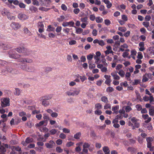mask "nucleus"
Here are the masks:
<instances>
[{
    "label": "nucleus",
    "mask_w": 154,
    "mask_h": 154,
    "mask_svg": "<svg viewBox=\"0 0 154 154\" xmlns=\"http://www.w3.org/2000/svg\"><path fill=\"white\" fill-rule=\"evenodd\" d=\"M111 106L110 105L109 103H106V104L105 105L104 107V109H110L111 108Z\"/></svg>",
    "instance_id": "nucleus-34"
},
{
    "label": "nucleus",
    "mask_w": 154,
    "mask_h": 154,
    "mask_svg": "<svg viewBox=\"0 0 154 154\" xmlns=\"http://www.w3.org/2000/svg\"><path fill=\"white\" fill-rule=\"evenodd\" d=\"M103 19L100 17H98L96 18V21L97 23H100L102 22Z\"/></svg>",
    "instance_id": "nucleus-25"
},
{
    "label": "nucleus",
    "mask_w": 154,
    "mask_h": 154,
    "mask_svg": "<svg viewBox=\"0 0 154 154\" xmlns=\"http://www.w3.org/2000/svg\"><path fill=\"white\" fill-rule=\"evenodd\" d=\"M55 28L54 27H52L51 26V25H49L48 26V29H47V30L48 31H54Z\"/></svg>",
    "instance_id": "nucleus-28"
},
{
    "label": "nucleus",
    "mask_w": 154,
    "mask_h": 154,
    "mask_svg": "<svg viewBox=\"0 0 154 154\" xmlns=\"http://www.w3.org/2000/svg\"><path fill=\"white\" fill-rule=\"evenodd\" d=\"M94 112L95 114L98 115H100L102 113L101 111L100 110H99L98 109L96 110Z\"/></svg>",
    "instance_id": "nucleus-42"
},
{
    "label": "nucleus",
    "mask_w": 154,
    "mask_h": 154,
    "mask_svg": "<svg viewBox=\"0 0 154 154\" xmlns=\"http://www.w3.org/2000/svg\"><path fill=\"white\" fill-rule=\"evenodd\" d=\"M105 23L106 25H109L111 23L110 21L108 19H106L104 20Z\"/></svg>",
    "instance_id": "nucleus-57"
},
{
    "label": "nucleus",
    "mask_w": 154,
    "mask_h": 154,
    "mask_svg": "<svg viewBox=\"0 0 154 154\" xmlns=\"http://www.w3.org/2000/svg\"><path fill=\"white\" fill-rule=\"evenodd\" d=\"M21 68L23 70L28 72H33L35 70L33 66H27L26 64L21 65Z\"/></svg>",
    "instance_id": "nucleus-3"
},
{
    "label": "nucleus",
    "mask_w": 154,
    "mask_h": 154,
    "mask_svg": "<svg viewBox=\"0 0 154 154\" xmlns=\"http://www.w3.org/2000/svg\"><path fill=\"white\" fill-rule=\"evenodd\" d=\"M119 106H116L114 107H113L112 108V111H116L117 110L119 109Z\"/></svg>",
    "instance_id": "nucleus-45"
},
{
    "label": "nucleus",
    "mask_w": 154,
    "mask_h": 154,
    "mask_svg": "<svg viewBox=\"0 0 154 154\" xmlns=\"http://www.w3.org/2000/svg\"><path fill=\"white\" fill-rule=\"evenodd\" d=\"M111 75L113 77L114 79L116 80H119L120 79L119 76L117 74H115L113 73H111Z\"/></svg>",
    "instance_id": "nucleus-18"
},
{
    "label": "nucleus",
    "mask_w": 154,
    "mask_h": 154,
    "mask_svg": "<svg viewBox=\"0 0 154 154\" xmlns=\"http://www.w3.org/2000/svg\"><path fill=\"white\" fill-rule=\"evenodd\" d=\"M8 18L11 20H15V17L14 16L10 15V13L8 15H7Z\"/></svg>",
    "instance_id": "nucleus-39"
},
{
    "label": "nucleus",
    "mask_w": 154,
    "mask_h": 154,
    "mask_svg": "<svg viewBox=\"0 0 154 154\" xmlns=\"http://www.w3.org/2000/svg\"><path fill=\"white\" fill-rule=\"evenodd\" d=\"M127 150L131 153H133L135 152V148L132 147H129L127 149Z\"/></svg>",
    "instance_id": "nucleus-27"
},
{
    "label": "nucleus",
    "mask_w": 154,
    "mask_h": 154,
    "mask_svg": "<svg viewBox=\"0 0 154 154\" xmlns=\"http://www.w3.org/2000/svg\"><path fill=\"white\" fill-rule=\"evenodd\" d=\"M18 18L20 20H24L28 18L27 17L25 14H19L18 16Z\"/></svg>",
    "instance_id": "nucleus-10"
},
{
    "label": "nucleus",
    "mask_w": 154,
    "mask_h": 154,
    "mask_svg": "<svg viewBox=\"0 0 154 154\" xmlns=\"http://www.w3.org/2000/svg\"><path fill=\"white\" fill-rule=\"evenodd\" d=\"M45 145L48 148H51L53 147V145L51 144H50L49 143H46Z\"/></svg>",
    "instance_id": "nucleus-52"
},
{
    "label": "nucleus",
    "mask_w": 154,
    "mask_h": 154,
    "mask_svg": "<svg viewBox=\"0 0 154 154\" xmlns=\"http://www.w3.org/2000/svg\"><path fill=\"white\" fill-rule=\"evenodd\" d=\"M32 4L36 6L39 5V2L37 0H32Z\"/></svg>",
    "instance_id": "nucleus-49"
},
{
    "label": "nucleus",
    "mask_w": 154,
    "mask_h": 154,
    "mask_svg": "<svg viewBox=\"0 0 154 154\" xmlns=\"http://www.w3.org/2000/svg\"><path fill=\"white\" fill-rule=\"evenodd\" d=\"M56 143L58 145H60L62 144V141L61 140L59 139L57 140Z\"/></svg>",
    "instance_id": "nucleus-60"
},
{
    "label": "nucleus",
    "mask_w": 154,
    "mask_h": 154,
    "mask_svg": "<svg viewBox=\"0 0 154 154\" xmlns=\"http://www.w3.org/2000/svg\"><path fill=\"white\" fill-rule=\"evenodd\" d=\"M49 103L48 101L47 100H44L42 102V104L45 106H47L49 105Z\"/></svg>",
    "instance_id": "nucleus-21"
},
{
    "label": "nucleus",
    "mask_w": 154,
    "mask_h": 154,
    "mask_svg": "<svg viewBox=\"0 0 154 154\" xmlns=\"http://www.w3.org/2000/svg\"><path fill=\"white\" fill-rule=\"evenodd\" d=\"M149 23L148 22H144L143 23V24L145 27L146 28H147L148 27H149Z\"/></svg>",
    "instance_id": "nucleus-54"
},
{
    "label": "nucleus",
    "mask_w": 154,
    "mask_h": 154,
    "mask_svg": "<svg viewBox=\"0 0 154 154\" xmlns=\"http://www.w3.org/2000/svg\"><path fill=\"white\" fill-rule=\"evenodd\" d=\"M56 150L57 152L60 153L63 152V149H62L60 146H58L56 148Z\"/></svg>",
    "instance_id": "nucleus-37"
},
{
    "label": "nucleus",
    "mask_w": 154,
    "mask_h": 154,
    "mask_svg": "<svg viewBox=\"0 0 154 154\" xmlns=\"http://www.w3.org/2000/svg\"><path fill=\"white\" fill-rule=\"evenodd\" d=\"M59 137L62 139H64L66 137V135L65 134L62 133L59 135Z\"/></svg>",
    "instance_id": "nucleus-47"
},
{
    "label": "nucleus",
    "mask_w": 154,
    "mask_h": 154,
    "mask_svg": "<svg viewBox=\"0 0 154 154\" xmlns=\"http://www.w3.org/2000/svg\"><path fill=\"white\" fill-rule=\"evenodd\" d=\"M62 29V27L61 26H58L56 29V31L57 32H60Z\"/></svg>",
    "instance_id": "nucleus-64"
},
{
    "label": "nucleus",
    "mask_w": 154,
    "mask_h": 154,
    "mask_svg": "<svg viewBox=\"0 0 154 154\" xmlns=\"http://www.w3.org/2000/svg\"><path fill=\"white\" fill-rule=\"evenodd\" d=\"M131 109V107L129 106H127L125 108V110L126 112H129Z\"/></svg>",
    "instance_id": "nucleus-46"
},
{
    "label": "nucleus",
    "mask_w": 154,
    "mask_h": 154,
    "mask_svg": "<svg viewBox=\"0 0 154 154\" xmlns=\"http://www.w3.org/2000/svg\"><path fill=\"white\" fill-rule=\"evenodd\" d=\"M19 5L21 8H25V5L23 3H20L19 4Z\"/></svg>",
    "instance_id": "nucleus-63"
},
{
    "label": "nucleus",
    "mask_w": 154,
    "mask_h": 154,
    "mask_svg": "<svg viewBox=\"0 0 154 154\" xmlns=\"http://www.w3.org/2000/svg\"><path fill=\"white\" fill-rule=\"evenodd\" d=\"M101 100L106 103H107L108 102V98L106 96H103L101 98Z\"/></svg>",
    "instance_id": "nucleus-14"
},
{
    "label": "nucleus",
    "mask_w": 154,
    "mask_h": 154,
    "mask_svg": "<svg viewBox=\"0 0 154 154\" xmlns=\"http://www.w3.org/2000/svg\"><path fill=\"white\" fill-rule=\"evenodd\" d=\"M1 105L2 107H5L10 105V99L9 98H3L1 100Z\"/></svg>",
    "instance_id": "nucleus-1"
},
{
    "label": "nucleus",
    "mask_w": 154,
    "mask_h": 154,
    "mask_svg": "<svg viewBox=\"0 0 154 154\" xmlns=\"http://www.w3.org/2000/svg\"><path fill=\"white\" fill-rule=\"evenodd\" d=\"M57 130L55 129H53L49 131V134H50L54 135L57 133Z\"/></svg>",
    "instance_id": "nucleus-16"
},
{
    "label": "nucleus",
    "mask_w": 154,
    "mask_h": 154,
    "mask_svg": "<svg viewBox=\"0 0 154 154\" xmlns=\"http://www.w3.org/2000/svg\"><path fill=\"white\" fill-rule=\"evenodd\" d=\"M143 56L142 55V53L141 52H138V55L137 56V58L140 59H141L143 58Z\"/></svg>",
    "instance_id": "nucleus-44"
},
{
    "label": "nucleus",
    "mask_w": 154,
    "mask_h": 154,
    "mask_svg": "<svg viewBox=\"0 0 154 154\" xmlns=\"http://www.w3.org/2000/svg\"><path fill=\"white\" fill-rule=\"evenodd\" d=\"M151 19V17L149 15H146L145 17V20L147 21H148L150 20Z\"/></svg>",
    "instance_id": "nucleus-51"
},
{
    "label": "nucleus",
    "mask_w": 154,
    "mask_h": 154,
    "mask_svg": "<svg viewBox=\"0 0 154 154\" xmlns=\"http://www.w3.org/2000/svg\"><path fill=\"white\" fill-rule=\"evenodd\" d=\"M44 124V122L42 121L40 122L39 123H37L35 124V126L36 127H39L42 125H43Z\"/></svg>",
    "instance_id": "nucleus-35"
},
{
    "label": "nucleus",
    "mask_w": 154,
    "mask_h": 154,
    "mask_svg": "<svg viewBox=\"0 0 154 154\" xmlns=\"http://www.w3.org/2000/svg\"><path fill=\"white\" fill-rule=\"evenodd\" d=\"M103 150L105 153L110 152L109 149L108 147L107 146H105L103 148Z\"/></svg>",
    "instance_id": "nucleus-17"
},
{
    "label": "nucleus",
    "mask_w": 154,
    "mask_h": 154,
    "mask_svg": "<svg viewBox=\"0 0 154 154\" xmlns=\"http://www.w3.org/2000/svg\"><path fill=\"white\" fill-rule=\"evenodd\" d=\"M43 118L45 120H49L50 119L48 116L46 114H44Z\"/></svg>",
    "instance_id": "nucleus-61"
},
{
    "label": "nucleus",
    "mask_w": 154,
    "mask_h": 154,
    "mask_svg": "<svg viewBox=\"0 0 154 154\" xmlns=\"http://www.w3.org/2000/svg\"><path fill=\"white\" fill-rule=\"evenodd\" d=\"M106 91L107 92H112L114 91V88L112 87H109L107 88Z\"/></svg>",
    "instance_id": "nucleus-32"
},
{
    "label": "nucleus",
    "mask_w": 154,
    "mask_h": 154,
    "mask_svg": "<svg viewBox=\"0 0 154 154\" xmlns=\"http://www.w3.org/2000/svg\"><path fill=\"white\" fill-rule=\"evenodd\" d=\"M139 46L140 48H139V50L140 51H143L145 48H144V43L143 42H140L139 44Z\"/></svg>",
    "instance_id": "nucleus-11"
},
{
    "label": "nucleus",
    "mask_w": 154,
    "mask_h": 154,
    "mask_svg": "<svg viewBox=\"0 0 154 154\" xmlns=\"http://www.w3.org/2000/svg\"><path fill=\"white\" fill-rule=\"evenodd\" d=\"M24 32L25 33L28 35H31V32L26 28H24Z\"/></svg>",
    "instance_id": "nucleus-19"
},
{
    "label": "nucleus",
    "mask_w": 154,
    "mask_h": 154,
    "mask_svg": "<svg viewBox=\"0 0 154 154\" xmlns=\"http://www.w3.org/2000/svg\"><path fill=\"white\" fill-rule=\"evenodd\" d=\"M65 19V17L63 15L61 16L59 18H57V20L59 22H61L63 21Z\"/></svg>",
    "instance_id": "nucleus-26"
},
{
    "label": "nucleus",
    "mask_w": 154,
    "mask_h": 154,
    "mask_svg": "<svg viewBox=\"0 0 154 154\" xmlns=\"http://www.w3.org/2000/svg\"><path fill=\"white\" fill-rule=\"evenodd\" d=\"M146 125L149 130H151L152 129V127L151 124H146Z\"/></svg>",
    "instance_id": "nucleus-59"
},
{
    "label": "nucleus",
    "mask_w": 154,
    "mask_h": 154,
    "mask_svg": "<svg viewBox=\"0 0 154 154\" xmlns=\"http://www.w3.org/2000/svg\"><path fill=\"white\" fill-rule=\"evenodd\" d=\"M9 147L8 145L7 144L4 143H1L0 142V152L4 153L6 151V148H8Z\"/></svg>",
    "instance_id": "nucleus-4"
},
{
    "label": "nucleus",
    "mask_w": 154,
    "mask_h": 154,
    "mask_svg": "<svg viewBox=\"0 0 154 154\" xmlns=\"http://www.w3.org/2000/svg\"><path fill=\"white\" fill-rule=\"evenodd\" d=\"M51 116L52 117L56 118L58 116V114L55 112H53L51 113Z\"/></svg>",
    "instance_id": "nucleus-56"
},
{
    "label": "nucleus",
    "mask_w": 154,
    "mask_h": 154,
    "mask_svg": "<svg viewBox=\"0 0 154 154\" xmlns=\"http://www.w3.org/2000/svg\"><path fill=\"white\" fill-rule=\"evenodd\" d=\"M63 132L65 133H69L70 132V130L66 128H63Z\"/></svg>",
    "instance_id": "nucleus-55"
},
{
    "label": "nucleus",
    "mask_w": 154,
    "mask_h": 154,
    "mask_svg": "<svg viewBox=\"0 0 154 154\" xmlns=\"http://www.w3.org/2000/svg\"><path fill=\"white\" fill-rule=\"evenodd\" d=\"M31 11H34V12H36L38 10V8L34 6L32 7L29 9Z\"/></svg>",
    "instance_id": "nucleus-31"
},
{
    "label": "nucleus",
    "mask_w": 154,
    "mask_h": 154,
    "mask_svg": "<svg viewBox=\"0 0 154 154\" xmlns=\"http://www.w3.org/2000/svg\"><path fill=\"white\" fill-rule=\"evenodd\" d=\"M8 54L9 57L14 59H17L19 58L20 55L17 54H14V53L13 50H10L8 52Z\"/></svg>",
    "instance_id": "nucleus-5"
},
{
    "label": "nucleus",
    "mask_w": 154,
    "mask_h": 154,
    "mask_svg": "<svg viewBox=\"0 0 154 154\" xmlns=\"http://www.w3.org/2000/svg\"><path fill=\"white\" fill-rule=\"evenodd\" d=\"M136 108L138 111H140L142 109V107L141 105L138 104L136 105Z\"/></svg>",
    "instance_id": "nucleus-33"
},
{
    "label": "nucleus",
    "mask_w": 154,
    "mask_h": 154,
    "mask_svg": "<svg viewBox=\"0 0 154 154\" xmlns=\"http://www.w3.org/2000/svg\"><path fill=\"white\" fill-rule=\"evenodd\" d=\"M119 75L122 77H124L125 75V72L123 70L121 69L118 72Z\"/></svg>",
    "instance_id": "nucleus-23"
},
{
    "label": "nucleus",
    "mask_w": 154,
    "mask_h": 154,
    "mask_svg": "<svg viewBox=\"0 0 154 154\" xmlns=\"http://www.w3.org/2000/svg\"><path fill=\"white\" fill-rule=\"evenodd\" d=\"M83 29L80 28H79L76 30V32L77 34H80L83 32Z\"/></svg>",
    "instance_id": "nucleus-29"
},
{
    "label": "nucleus",
    "mask_w": 154,
    "mask_h": 154,
    "mask_svg": "<svg viewBox=\"0 0 154 154\" xmlns=\"http://www.w3.org/2000/svg\"><path fill=\"white\" fill-rule=\"evenodd\" d=\"M142 117L144 120H146L147 119V120L145 121V122L146 123H148L151 120V118L150 117H149V115L147 114H143L142 116Z\"/></svg>",
    "instance_id": "nucleus-8"
},
{
    "label": "nucleus",
    "mask_w": 154,
    "mask_h": 154,
    "mask_svg": "<svg viewBox=\"0 0 154 154\" xmlns=\"http://www.w3.org/2000/svg\"><path fill=\"white\" fill-rule=\"evenodd\" d=\"M68 23L69 26H72V27H74L75 28H76V29L77 28L76 27L74 26V23L73 21H70L69 22H68Z\"/></svg>",
    "instance_id": "nucleus-36"
},
{
    "label": "nucleus",
    "mask_w": 154,
    "mask_h": 154,
    "mask_svg": "<svg viewBox=\"0 0 154 154\" xmlns=\"http://www.w3.org/2000/svg\"><path fill=\"white\" fill-rule=\"evenodd\" d=\"M95 107L97 109H100L102 107V106L100 103L96 104Z\"/></svg>",
    "instance_id": "nucleus-40"
},
{
    "label": "nucleus",
    "mask_w": 154,
    "mask_h": 154,
    "mask_svg": "<svg viewBox=\"0 0 154 154\" xmlns=\"http://www.w3.org/2000/svg\"><path fill=\"white\" fill-rule=\"evenodd\" d=\"M149 115L152 116H154V106H152L151 108L149 109Z\"/></svg>",
    "instance_id": "nucleus-12"
},
{
    "label": "nucleus",
    "mask_w": 154,
    "mask_h": 154,
    "mask_svg": "<svg viewBox=\"0 0 154 154\" xmlns=\"http://www.w3.org/2000/svg\"><path fill=\"white\" fill-rule=\"evenodd\" d=\"M118 30L122 32H124L126 31L127 29L125 27H119L118 28Z\"/></svg>",
    "instance_id": "nucleus-30"
},
{
    "label": "nucleus",
    "mask_w": 154,
    "mask_h": 154,
    "mask_svg": "<svg viewBox=\"0 0 154 154\" xmlns=\"http://www.w3.org/2000/svg\"><path fill=\"white\" fill-rule=\"evenodd\" d=\"M62 9L65 11H66L67 9V8L66 5L64 4H62L61 6Z\"/></svg>",
    "instance_id": "nucleus-53"
},
{
    "label": "nucleus",
    "mask_w": 154,
    "mask_h": 154,
    "mask_svg": "<svg viewBox=\"0 0 154 154\" xmlns=\"http://www.w3.org/2000/svg\"><path fill=\"white\" fill-rule=\"evenodd\" d=\"M33 140L32 138L27 137L25 141H23L22 143L24 146H26L27 143L32 142Z\"/></svg>",
    "instance_id": "nucleus-7"
},
{
    "label": "nucleus",
    "mask_w": 154,
    "mask_h": 154,
    "mask_svg": "<svg viewBox=\"0 0 154 154\" xmlns=\"http://www.w3.org/2000/svg\"><path fill=\"white\" fill-rule=\"evenodd\" d=\"M101 53L100 51H97L96 53V55L94 57V58L95 60H98V57L101 55Z\"/></svg>",
    "instance_id": "nucleus-20"
},
{
    "label": "nucleus",
    "mask_w": 154,
    "mask_h": 154,
    "mask_svg": "<svg viewBox=\"0 0 154 154\" xmlns=\"http://www.w3.org/2000/svg\"><path fill=\"white\" fill-rule=\"evenodd\" d=\"M0 47H2L4 50H7L10 48V47L2 43H0Z\"/></svg>",
    "instance_id": "nucleus-15"
},
{
    "label": "nucleus",
    "mask_w": 154,
    "mask_h": 154,
    "mask_svg": "<svg viewBox=\"0 0 154 154\" xmlns=\"http://www.w3.org/2000/svg\"><path fill=\"white\" fill-rule=\"evenodd\" d=\"M147 142V147L149 148L150 146L152 145V142L153 141V139L151 137H148L146 139Z\"/></svg>",
    "instance_id": "nucleus-9"
},
{
    "label": "nucleus",
    "mask_w": 154,
    "mask_h": 154,
    "mask_svg": "<svg viewBox=\"0 0 154 154\" xmlns=\"http://www.w3.org/2000/svg\"><path fill=\"white\" fill-rule=\"evenodd\" d=\"M74 144V143L72 142H69L67 143L66 144V146L67 147H69L71 146H72Z\"/></svg>",
    "instance_id": "nucleus-43"
},
{
    "label": "nucleus",
    "mask_w": 154,
    "mask_h": 154,
    "mask_svg": "<svg viewBox=\"0 0 154 154\" xmlns=\"http://www.w3.org/2000/svg\"><path fill=\"white\" fill-rule=\"evenodd\" d=\"M95 67V65L94 64H92L91 63H89V68L90 69H92L93 68H94Z\"/></svg>",
    "instance_id": "nucleus-41"
},
{
    "label": "nucleus",
    "mask_w": 154,
    "mask_h": 154,
    "mask_svg": "<svg viewBox=\"0 0 154 154\" xmlns=\"http://www.w3.org/2000/svg\"><path fill=\"white\" fill-rule=\"evenodd\" d=\"M9 14V12L6 9H4L2 11V14L3 15H8Z\"/></svg>",
    "instance_id": "nucleus-13"
},
{
    "label": "nucleus",
    "mask_w": 154,
    "mask_h": 154,
    "mask_svg": "<svg viewBox=\"0 0 154 154\" xmlns=\"http://www.w3.org/2000/svg\"><path fill=\"white\" fill-rule=\"evenodd\" d=\"M20 93V89L18 88L15 89V91L14 92V94L17 95H19Z\"/></svg>",
    "instance_id": "nucleus-24"
},
{
    "label": "nucleus",
    "mask_w": 154,
    "mask_h": 154,
    "mask_svg": "<svg viewBox=\"0 0 154 154\" xmlns=\"http://www.w3.org/2000/svg\"><path fill=\"white\" fill-rule=\"evenodd\" d=\"M141 112L142 114L146 113H147V111L145 108L143 109L142 108V109L141 110Z\"/></svg>",
    "instance_id": "nucleus-62"
},
{
    "label": "nucleus",
    "mask_w": 154,
    "mask_h": 154,
    "mask_svg": "<svg viewBox=\"0 0 154 154\" xmlns=\"http://www.w3.org/2000/svg\"><path fill=\"white\" fill-rule=\"evenodd\" d=\"M139 83H140V80L138 79H136L134 80V82H133L132 84L134 85H136L138 84Z\"/></svg>",
    "instance_id": "nucleus-50"
},
{
    "label": "nucleus",
    "mask_w": 154,
    "mask_h": 154,
    "mask_svg": "<svg viewBox=\"0 0 154 154\" xmlns=\"http://www.w3.org/2000/svg\"><path fill=\"white\" fill-rule=\"evenodd\" d=\"M11 26L13 29L15 30H17L21 26L20 24L18 23L14 22H12L11 24Z\"/></svg>",
    "instance_id": "nucleus-6"
},
{
    "label": "nucleus",
    "mask_w": 154,
    "mask_h": 154,
    "mask_svg": "<svg viewBox=\"0 0 154 154\" xmlns=\"http://www.w3.org/2000/svg\"><path fill=\"white\" fill-rule=\"evenodd\" d=\"M15 50L19 53H24L25 55H28L29 54V51L28 49L23 46L18 48Z\"/></svg>",
    "instance_id": "nucleus-2"
},
{
    "label": "nucleus",
    "mask_w": 154,
    "mask_h": 154,
    "mask_svg": "<svg viewBox=\"0 0 154 154\" xmlns=\"http://www.w3.org/2000/svg\"><path fill=\"white\" fill-rule=\"evenodd\" d=\"M90 145L88 143H85L83 145V148H88L90 146Z\"/></svg>",
    "instance_id": "nucleus-48"
},
{
    "label": "nucleus",
    "mask_w": 154,
    "mask_h": 154,
    "mask_svg": "<svg viewBox=\"0 0 154 154\" xmlns=\"http://www.w3.org/2000/svg\"><path fill=\"white\" fill-rule=\"evenodd\" d=\"M81 136V133L80 132L77 133L76 134L74 135V138L75 139H79L80 137Z\"/></svg>",
    "instance_id": "nucleus-22"
},
{
    "label": "nucleus",
    "mask_w": 154,
    "mask_h": 154,
    "mask_svg": "<svg viewBox=\"0 0 154 154\" xmlns=\"http://www.w3.org/2000/svg\"><path fill=\"white\" fill-rule=\"evenodd\" d=\"M93 55L90 54L87 56V58L88 60H90L93 58Z\"/></svg>",
    "instance_id": "nucleus-38"
},
{
    "label": "nucleus",
    "mask_w": 154,
    "mask_h": 154,
    "mask_svg": "<svg viewBox=\"0 0 154 154\" xmlns=\"http://www.w3.org/2000/svg\"><path fill=\"white\" fill-rule=\"evenodd\" d=\"M130 34V32L128 31L124 34V35L126 37H128L129 36Z\"/></svg>",
    "instance_id": "nucleus-58"
}]
</instances>
